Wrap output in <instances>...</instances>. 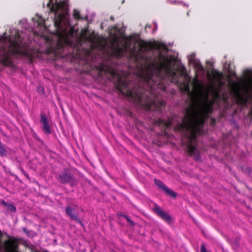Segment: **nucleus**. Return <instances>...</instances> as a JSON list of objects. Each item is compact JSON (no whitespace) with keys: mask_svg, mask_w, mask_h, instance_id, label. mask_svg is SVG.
Wrapping results in <instances>:
<instances>
[{"mask_svg":"<svg viewBox=\"0 0 252 252\" xmlns=\"http://www.w3.org/2000/svg\"><path fill=\"white\" fill-rule=\"evenodd\" d=\"M73 16L76 20H79L81 19L79 11L77 10H74Z\"/></svg>","mask_w":252,"mask_h":252,"instance_id":"16","label":"nucleus"},{"mask_svg":"<svg viewBox=\"0 0 252 252\" xmlns=\"http://www.w3.org/2000/svg\"><path fill=\"white\" fill-rule=\"evenodd\" d=\"M147 27H149V28H150L151 27H150V26H146V28H147Z\"/></svg>","mask_w":252,"mask_h":252,"instance_id":"24","label":"nucleus"},{"mask_svg":"<svg viewBox=\"0 0 252 252\" xmlns=\"http://www.w3.org/2000/svg\"><path fill=\"white\" fill-rule=\"evenodd\" d=\"M115 34V33H114ZM114 43L112 45V52L114 55L121 58L129 54L134 55L137 52L136 44L138 42V37L136 35L124 36L121 40V45L119 43V39L116 35H114Z\"/></svg>","mask_w":252,"mask_h":252,"instance_id":"5","label":"nucleus"},{"mask_svg":"<svg viewBox=\"0 0 252 252\" xmlns=\"http://www.w3.org/2000/svg\"><path fill=\"white\" fill-rule=\"evenodd\" d=\"M208 98V91L204 96L200 91L190 108L187 110L186 118L180 124L181 128L186 130V140L183 143L188 152L197 160L200 159V155L195 146L196 135L201 134L205 118L211 110V104L209 103Z\"/></svg>","mask_w":252,"mask_h":252,"instance_id":"2","label":"nucleus"},{"mask_svg":"<svg viewBox=\"0 0 252 252\" xmlns=\"http://www.w3.org/2000/svg\"><path fill=\"white\" fill-rule=\"evenodd\" d=\"M23 230L26 232V228H24Z\"/></svg>","mask_w":252,"mask_h":252,"instance_id":"25","label":"nucleus"},{"mask_svg":"<svg viewBox=\"0 0 252 252\" xmlns=\"http://www.w3.org/2000/svg\"><path fill=\"white\" fill-rule=\"evenodd\" d=\"M7 209L11 211V212H14L16 210V208L13 205H11V204H8L7 205Z\"/></svg>","mask_w":252,"mask_h":252,"instance_id":"17","label":"nucleus"},{"mask_svg":"<svg viewBox=\"0 0 252 252\" xmlns=\"http://www.w3.org/2000/svg\"><path fill=\"white\" fill-rule=\"evenodd\" d=\"M7 154L6 149L4 148L3 145L0 142V156H5Z\"/></svg>","mask_w":252,"mask_h":252,"instance_id":"15","label":"nucleus"},{"mask_svg":"<svg viewBox=\"0 0 252 252\" xmlns=\"http://www.w3.org/2000/svg\"><path fill=\"white\" fill-rule=\"evenodd\" d=\"M212 75L214 79L219 84L220 87L223 86L225 85V79L223 73L215 70L212 73Z\"/></svg>","mask_w":252,"mask_h":252,"instance_id":"9","label":"nucleus"},{"mask_svg":"<svg viewBox=\"0 0 252 252\" xmlns=\"http://www.w3.org/2000/svg\"><path fill=\"white\" fill-rule=\"evenodd\" d=\"M60 178H61V179L62 181H63V182H65V181H66L65 180H64V179H63V176H60Z\"/></svg>","mask_w":252,"mask_h":252,"instance_id":"20","label":"nucleus"},{"mask_svg":"<svg viewBox=\"0 0 252 252\" xmlns=\"http://www.w3.org/2000/svg\"><path fill=\"white\" fill-rule=\"evenodd\" d=\"M10 34L6 33L0 36V56L6 58L8 55L20 53V48L23 43L21 32L15 29H10Z\"/></svg>","mask_w":252,"mask_h":252,"instance_id":"4","label":"nucleus"},{"mask_svg":"<svg viewBox=\"0 0 252 252\" xmlns=\"http://www.w3.org/2000/svg\"><path fill=\"white\" fill-rule=\"evenodd\" d=\"M153 49L157 50L158 54L154 61L149 63L141 80L143 86L138 88H131V83L123 81L118 77L119 88L126 96L130 97L137 104L151 109L153 106L158 108L162 105L158 95L157 89L165 91V82L169 81L179 84V75L175 68L176 62L175 58L172 57L167 51L165 44L155 41L152 44Z\"/></svg>","mask_w":252,"mask_h":252,"instance_id":"1","label":"nucleus"},{"mask_svg":"<svg viewBox=\"0 0 252 252\" xmlns=\"http://www.w3.org/2000/svg\"><path fill=\"white\" fill-rule=\"evenodd\" d=\"M33 27L30 29L29 27L28 20L26 19H22L19 22L20 26L26 31H32L35 34L40 36H44V33L48 31V28L45 23V20L38 14H36L32 18Z\"/></svg>","mask_w":252,"mask_h":252,"instance_id":"6","label":"nucleus"},{"mask_svg":"<svg viewBox=\"0 0 252 252\" xmlns=\"http://www.w3.org/2000/svg\"><path fill=\"white\" fill-rule=\"evenodd\" d=\"M111 32V34H113V32Z\"/></svg>","mask_w":252,"mask_h":252,"instance_id":"26","label":"nucleus"},{"mask_svg":"<svg viewBox=\"0 0 252 252\" xmlns=\"http://www.w3.org/2000/svg\"><path fill=\"white\" fill-rule=\"evenodd\" d=\"M125 217L127 220L128 221L131 222V223L133 222L127 217L125 216Z\"/></svg>","mask_w":252,"mask_h":252,"instance_id":"19","label":"nucleus"},{"mask_svg":"<svg viewBox=\"0 0 252 252\" xmlns=\"http://www.w3.org/2000/svg\"><path fill=\"white\" fill-rule=\"evenodd\" d=\"M188 58L189 62L193 64L197 71L203 74L204 72V68L201 64L199 61L195 58V54L192 53L190 55H189Z\"/></svg>","mask_w":252,"mask_h":252,"instance_id":"8","label":"nucleus"},{"mask_svg":"<svg viewBox=\"0 0 252 252\" xmlns=\"http://www.w3.org/2000/svg\"><path fill=\"white\" fill-rule=\"evenodd\" d=\"M154 25L155 26V30H156L158 28V25H157V23H154Z\"/></svg>","mask_w":252,"mask_h":252,"instance_id":"21","label":"nucleus"},{"mask_svg":"<svg viewBox=\"0 0 252 252\" xmlns=\"http://www.w3.org/2000/svg\"><path fill=\"white\" fill-rule=\"evenodd\" d=\"M244 74L245 77L242 81L241 90L244 95L247 97L252 96V69L245 70Z\"/></svg>","mask_w":252,"mask_h":252,"instance_id":"7","label":"nucleus"},{"mask_svg":"<svg viewBox=\"0 0 252 252\" xmlns=\"http://www.w3.org/2000/svg\"><path fill=\"white\" fill-rule=\"evenodd\" d=\"M155 211L164 220L168 223H171L172 219L171 217L167 213L163 212L159 207L155 208Z\"/></svg>","mask_w":252,"mask_h":252,"instance_id":"11","label":"nucleus"},{"mask_svg":"<svg viewBox=\"0 0 252 252\" xmlns=\"http://www.w3.org/2000/svg\"><path fill=\"white\" fill-rule=\"evenodd\" d=\"M168 2L170 4H179L181 3V1H171L170 0H167Z\"/></svg>","mask_w":252,"mask_h":252,"instance_id":"18","label":"nucleus"},{"mask_svg":"<svg viewBox=\"0 0 252 252\" xmlns=\"http://www.w3.org/2000/svg\"><path fill=\"white\" fill-rule=\"evenodd\" d=\"M229 64H227L226 63L223 64V68L225 71L228 72V76L227 77L230 80V78L231 77H237L236 73L233 72L232 70H230L229 68Z\"/></svg>","mask_w":252,"mask_h":252,"instance_id":"13","label":"nucleus"},{"mask_svg":"<svg viewBox=\"0 0 252 252\" xmlns=\"http://www.w3.org/2000/svg\"><path fill=\"white\" fill-rule=\"evenodd\" d=\"M40 121L43 125V130L46 134H50L51 130L50 126L48 125L47 118L45 114L41 115Z\"/></svg>","mask_w":252,"mask_h":252,"instance_id":"12","label":"nucleus"},{"mask_svg":"<svg viewBox=\"0 0 252 252\" xmlns=\"http://www.w3.org/2000/svg\"><path fill=\"white\" fill-rule=\"evenodd\" d=\"M184 5H185V6H187V7H188V6H189V5H188V4H185V3H184Z\"/></svg>","mask_w":252,"mask_h":252,"instance_id":"23","label":"nucleus"},{"mask_svg":"<svg viewBox=\"0 0 252 252\" xmlns=\"http://www.w3.org/2000/svg\"><path fill=\"white\" fill-rule=\"evenodd\" d=\"M72 211H73V209H72L70 207H67L66 208V213L67 215H68L69 216H70V217L71 218V219L74 220H78L77 216L76 215L72 214Z\"/></svg>","mask_w":252,"mask_h":252,"instance_id":"14","label":"nucleus"},{"mask_svg":"<svg viewBox=\"0 0 252 252\" xmlns=\"http://www.w3.org/2000/svg\"><path fill=\"white\" fill-rule=\"evenodd\" d=\"M112 74H113V75L114 76H116V74H115V72H113V73H112Z\"/></svg>","mask_w":252,"mask_h":252,"instance_id":"22","label":"nucleus"},{"mask_svg":"<svg viewBox=\"0 0 252 252\" xmlns=\"http://www.w3.org/2000/svg\"><path fill=\"white\" fill-rule=\"evenodd\" d=\"M43 4L46 5L53 15L55 33L59 40L67 42L70 34L68 30L70 26L68 0H44Z\"/></svg>","mask_w":252,"mask_h":252,"instance_id":"3","label":"nucleus"},{"mask_svg":"<svg viewBox=\"0 0 252 252\" xmlns=\"http://www.w3.org/2000/svg\"><path fill=\"white\" fill-rule=\"evenodd\" d=\"M187 15H188V16L189 15V12L187 13Z\"/></svg>","mask_w":252,"mask_h":252,"instance_id":"27","label":"nucleus"},{"mask_svg":"<svg viewBox=\"0 0 252 252\" xmlns=\"http://www.w3.org/2000/svg\"><path fill=\"white\" fill-rule=\"evenodd\" d=\"M155 182L157 185H158L159 188H161L167 194L173 197H176V193L173 190L169 189L161 181L155 179Z\"/></svg>","mask_w":252,"mask_h":252,"instance_id":"10","label":"nucleus"}]
</instances>
